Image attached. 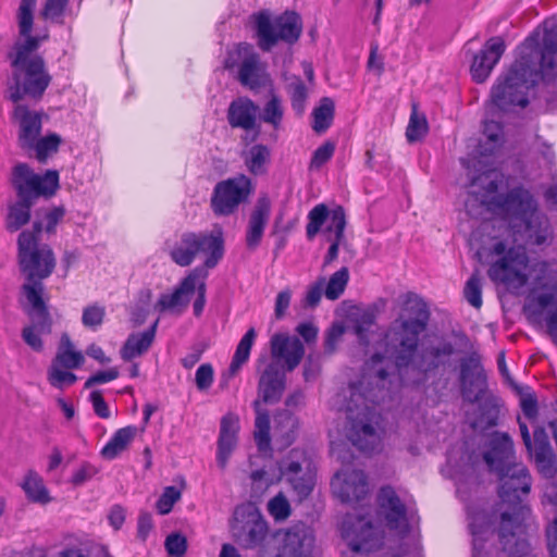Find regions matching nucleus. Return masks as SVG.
Masks as SVG:
<instances>
[{"label": "nucleus", "instance_id": "nucleus-10", "mask_svg": "<svg viewBox=\"0 0 557 557\" xmlns=\"http://www.w3.org/2000/svg\"><path fill=\"white\" fill-rule=\"evenodd\" d=\"M256 28L259 47L263 51L271 50L280 40L294 44L302 32L300 16L293 11H286L274 20L265 12L256 15Z\"/></svg>", "mask_w": 557, "mask_h": 557}, {"label": "nucleus", "instance_id": "nucleus-64", "mask_svg": "<svg viewBox=\"0 0 557 557\" xmlns=\"http://www.w3.org/2000/svg\"><path fill=\"white\" fill-rule=\"evenodd\" d=\"M67 3L69 0H46L40 15L45 20H55L63 14Z\"/></svg>", "mask_w": 557, "mask_h": 557}, {"label": "nucleus", "instance_id": "nucleus-51", "mask_svg": "<svg viewBox=\"0 0 557 557\" xmlns=\"http://www.w3.org/2000/svg\"><path fill=\"white\" fill-rule=\"evenodd\" d=\"M428 133V122L423 114H419L413 108L406 129V137L409 143L423 138Z\"/></svg>", "mask_w": 557, "mask_h": 557}, {"label": "nucleus", "instance_id": "nucleus-36", "mask_svg": "<svg viewBox=\"0 0 557 557\" xmlns=\"http://www.w3.org/2000/svg\"><path fill=\"white\" fill-rule=\"evenodd\" d=\"M297 429L298 419L289 410H282L274 417V436L281 447H287L295 441Z\"/></svg>", "mask_w": 557, "mask_h": 557}, {"label": "nucleus", "instance_id": "nucleus-13", "mask_svg": "<svg viewBox=\"0 0 557 557\" xmlns=\"http://www.w3.org/2000/svg\"><path fill=\"white\" fill-rule=\"evenodd\" d=\"M280 472L299 500L310 495L315 484V471L312 461L304 450L293 449L281 461Z\"/></svg>", "mask_w": 557, "mask_h": 557}, {"label": "nucleus", "instance_id": "nucleus-19", "mask_svg": "<svg viewBox=\"0 0 557 557\" xmlns=\"http://www.w3.org/2000/svg\"><path fill=\"white\" fill-rule=\"evenodd\" d=\"M454 352L455 348L450 342L442 338L431 339L422 344L410 367L423 374L435 372L448 363Z\"/></svg>", "mask_w": 557, "mask_h": 557}, {"label": "nucleus", "instance_id": "nucleus-34", "mask_svg": "<svg viewBox=\"0 0 557 557\" xmlns=\"http://www.w3.org/2000/svg\"><path fill=\"white\" fill-rule=\"evenodd\" d=\"M531 306H536L540 310H546V325L548 333L557 345V287L555 285H544L542 294L533 295Z\"/></svg>", "mask_w": 557, "mask_h": 557}, {"label": "nucleus", "instance_id": "nucleus-20", "mask_svg": "<svg viewBox=\"0 0 557 557\" xmlns=\"http://www.w3.org/2000/svg\"><path fill=\"white\" fill-rule=\"evenodd\" d=\"M270 350L272 361L281 362L284 370L292 372L301 362L305 356V347L301 341L296 336H290L283 333H276L271 337Z\"/></svg>", "mask_w": 557, "mask_h": 557}, {"label": "nucleus", "instance_id": "nucleus-46", "mask_svg": "<svg viewBox=\"0 0 557 557\" xmlns=\"http://www.w3.org/2000/svg\"><path fill=\"white\" fill-rule=\"evenodd\" d=\"M256 336L255 329L250 327L238 343L228 369L231 376L235 375L240 367L248 360Z\"/></svg>", "mask_w": 557, "mask_h": 557}, {"label": "nucleus", "instance_id": "nucleus-49", "mask_svg": "<svg viewBox=\"0 0 557 557\" xmlns=\"http://www.w3.org/2000/svg\"><path fill=\"white\" fill-rule=\"evenodd\" d=\"M60 143V136H58L57 134H51L42 138H36L34 140V144L27 147L26 150H34L36 152V158L40 162H45L48 156L58 151Z\"/></svg>", "mask_w": 557, "mask_h": 557}, {"label": "nucleus", "instance_id": "nucleus-50", "mask_svg": "<svg viewBox=\"0 0 557 557\" xmlns=\"http://www.w3.org/2000/svg\"><path fill=\"white\" fill-rule=\"evenodd\" d=\"M284 107L282 100L276 95H272L262 110L261 120L264 123L272 125L274 128H278L282 123Z\"/></svg>", "mask_w": 557, "mask_h": 557}, {"label": "nucleus", "instance_id": "nucleus-31", "mask_svg": "<svg viewBox=\"0 0 557 557\" xmlns=\"http://www.w3.org/2000/svg\"><path fill=\"white\" fill-rule=\"evenodd\" d=\"M238 79L242 85L250 89H257L270 84V76L265 66L260 62L259 55L251 53L244 58L238 71Z\"/></svg>", "mask_w": 557, "mask_h": 557}, {"label": "nucleus", "instance_id": "nucleus-57", "mask_svg": "<svg viewBox=\"0 0 557 557\" xmlns=\"http://www.w3.org/2000/svg\"><path fill=\"white\" fill-rule=\"evenodd\" d=\"M164 546L170 556L183 557L187 550V539L182 533H171L166 536Z\"/></svg>", "mask_w": 557, "mask_h": 557}, {"label": "nucleus", "instance_id": "nucleus-15", "mask_svg": "<svg viewBox=\"0 0 557 557\" xmlns=\"http://www.w3.org/2000/svg\"><path fill=\"white\" fill-rule=\"evenodd\" d=\"M251 193V181L243 174L221 181L213 189L211 208L216 215H231Z\"/></svg>", "mask_w": 557, "mask_h": 557}, {"label": "nucleus", "instance_id": "nucleus-59", "mask_svg": "<svg viewBox=\"0 0 557 557\" xmlns=\"http://www.w3.org/2000/svg\"><path fill=\"white\" fill-rule=\"evenodd\" d=\"M181 498V492L175 486L164 488L162 495L157 502V509L161 515L169 513L173 505Z\"/></svg>", "mask_w": 557, "mask_h": 557}, {"label": "nucleus", "instance_id": "nucleus-53", "mask_svg": "<svg viewBox=\"0 0 557 557\" xmlns=\"http://www.w3.org/2000/svg\"><path fill=\"white\" fill-rule=\"evenodd\" d=\"M463 294L467 301L472 307L476 309L482 307V285L479 276V271H475L467 281Z\"/></svg>", "mask_w": 557, "mask_h": 557}, {"label": "nucleus", "instance_id": "nucleus-27", "mask_svg": "<svg viewBox=\"0 0 557 557\" xmlns=\"http://www.w3.org/2000/svg\"><path fill=\"white\" fill-rule=\"evenodd\" d=\"M198 275L196 271L188 274L172 294H162L156 304V309L163 311H174L178 313L188 306L190 296L196 290V281Z\"/></svg>", "mask_w": 557, "mask_h": 557}, {"label": "nucleus", "instance_id": "nucleus-43", "mask_svg": "<svg viewBox=\"0 0 557 557\" xmlns=\"http://www.w3.org/2000/svg\"><path fill=\"white\" fill-rule=\"evenodd\" d=\"M286 91L290 100V106L298 116H301L306 110V103L309 96L308 88L299 76L288 78Z\"/></svg>", "mask_w": 557, "mask_h": 557}, {"label": "nucleus", "instance_id": "nucleus-26", "mask_svg": "<svg viewBox=\"0 0 557 557\" xmlns=\"http://www.w3.org/2000/svg\"><path fill=\"white\" fill-rule=\"evenodd\" d=\"M314 545L312 531L304 524L288 529L276 557H309Z\"/></svg>", "mask_w": 557, "mask_h": 557}, {"label": "nucleus", "instance_id": "nucleus-48", "mask_svg": "<svg viewBox=\"0 0 557 557\" xmlns=\"http://www.w3.org/2000/svg\"><path fill=\"white\" fill-rule=\"evenodd\" d=\"M349 281L348 268L343 267L333 273L325 286L324 295L330 300L338 299L344 293Z\"/></svg>", "mask_w": 557, "mask_h": 557}, {"label": "nucleus", "instance_id": "nucleus-6", "mask_svg": "<svg viewBox=\"0 0 557 557\" xmlns=\"http://www.w3.org/2000/svg\"><path fill=\"white\" fill-rule=\"evenodd\" d=\"M12 75L8 87V98L17 103L24 98L38 101L49 87V74L42 57L24 62H11Z\"/></svg>", "mask_w": 557, "mask_h": 557}, {"label": "nucleus", "instance_id": "nucleus-63", "mask_svg": "<svg viewBox=\"0 0 557 557\" xmlns=\"http://www.w3.org/2000/svg\"><path fill=\"white\" fill-rule=\"evenodd\" d=\"M325 286V278L319 277L315 283L310 285L306 292L304 297V306L309 308H314L319 305L322 292Z\"/></svg>", "mask_w": 557, "mask_h": 557}, {"label": "nucleus", "instance_id": "nucleus-22", "mask_svg": "<svg viewBox=\"0 0 557 557\" xmlns=\"http://www.w3.org/2000/svg\"><path fill=\"white\" fill-rule=\"evenodd\" d=\"M286 370L278 362L271 361L258 382V396L264 404H276L286 388Z\"/></svg>", "mask_w": 557, "mask_h": 557}, {"label": "nucleus", "instance_id": "nucleus-25", "mask_svg": "<svg viewBox=\"0 0 557 557\" xmlns=\"http://www.w3.org/2000/svg\"><path fill=\"white\" fill-rule=\"evenodd\" d=\"M491 471L499 473L511 466L519 465L515 461L513 443L506 433H496L490 441V449L483 456Z\"/></svg>", "mask_w": 557, "mask_h": 557}, {"label": "nucleus", "instance_id": "nucleus-60", "mask_svg": "<svg viewBox=\"0 0 557 557\" xmlns=\"http://www.w3.org/2000/svg\"><path fill=\"white\" fill-rule=\"evenodd\" d=\"M516 389L520 395V407L524 416L530 420L535 419L537 416V400L535 395L531 393L529 389L524 392L522 388H519L518 386H516Z\"/></svg>", "mask_w": 557, "mask_h": 557}, {"label": "nucleus", "instance_id": "nucleus-52", "mask_svg": "<svg viewBox=\"0 0 557 557\" xmlns=\"http://www.w3.org/2000/svg\"><path fill=\"white\" fill-rule=\"evenodd\" d=\"M48 381L49 383L59 389H63L65 386H70L77 381V376L62 369V367L50 364L48 369Z\"/></svg>", "mask_w": 557, "mask_h": 557}, {"label": "nucleus", "instance_id": "nucleus-4", "mask_svg": "<svg viewBox=\"0 0 557 557\" xmlns=\"http://www.w3.org/2000/svg\"><path fill=\"white\" fill-rule=\"evenodd\" d=\"M385 362V356L374 354L366 363L367 372L359 385L351 387V403L356 404L355 406L349 404L347 407V437L354 446L362 451H372L381 443L382 417L374 407L368 404V401L372 404L379 401L380 396L372 389L366 391L364 385L375 381L377 386L381 383L380 388L385 386L389 375L384 366Z\"/></svg>", "mask_w": 557, "mask_h": 557}, {"label": "nucleus", "instance_id": "nucleus-55", "mask_svg": "<svg viewBox=\"0 0 557 557\" xmlns=\"http://www.w3.org/2000/svg\"><path fill=\"white\" fill-rule=\"evenodd\" d=\"M375 322V314L372 310H364L362 311L357 318L355 322V332L359 338V341L368 345L369 338L368 334L371 330V327L374 325Z\"/></svg>", "mask_w": 557, "mask_h": 557}, {"label": "nucleus", "instance_id": "nucleus-28", "mask_svg": "<svg viewBox=\"0 0 557 557\" xmlns=\"http://www.w3.org/2000/svg\"><path fill=\"white\" fill-rule=\"evenodd\" d=\"M270 212V200L267 197L259 198L249 216L246 231V245L249 250H255L260 245Z\"/></svg>", "mask_w": 557, "mask_h": 557}, {"label": "nucleus", "instance_id": "nucleus-12", "mask_svg": "<svg viewBox=\"0 0 557 557\" xmlns=\"http://www.w3.org/2000/svg\"><path fill=\"white\" fill-rule=\"evenodd\" d=\"M231 531L240 547L250 549L263 542L268 525L259 508L253 503H245L235 508Z\"/></svg>", "mask_w": 557, "mask_h": 557}, {"label": "nucleus", "instance_id": "nucleus-38", "mask_svg": "<svg viewBox=\"0 0 557 557\" xmlns=\"http://www.w3.org/2000/svg\"><path fill=\"white\" fill-rule=\"evenodd\" d=\"M85 361L83 354L75 350L74 344L70 336L63 333L60 344L51 364L62 367L64 369H77Z\"/></svg>", "mask_w": 557, "mask_h": 557}, {"label": "nucleus", "instance_id": "nucleus-54", "mask_svg": "<svg viewBox=\"0 0 557 557\" xmlns=\"http://www.w3.org/2000/svg\"><path fill=\"white\" fill-rule=\"evenodd\" d=\"M269 513L276 520L283 521L290 516V505L283 493H278L268 503Z\"/></svg>", "mask_w": 557, "mask_h": 557}, {"label": "nucleus", "instance_id": "nucleus-62", "mask_svg": "<svg viewBox=\"0 0 557 557\" xmlns=\"http://www.w3.org/2000/svg\"><path fill=\"white\" fill-rule=\"evenodd\" d=\"M106 311L101 306H89L83 311L82 322L87 327H97L102 324Z\"/></svg>", "mask_w": 557, "mask_h": 557}, {"label": "nucleus", "instance_id": "nucleus-9", "mask_svg": "<svg viewBox=\"0 0 557 557\" xmlns=\"http://www.w3.org/2000/svg\"><path fill=\"white\" fill-rule=\"evenodd\" d=\"M422 332L424 329L420 327V324L413 325L399 315L385 333L386 351L393 357L399 374H403L413 362V357L418 352L419 336Z\"/></svg>", "mask_w": 557, "mask_h": 557}, {"label": "nucleus", "instance_id": "nucleus-39", "mask_svg": "<svg viewBox=\"0 0 557 557\" xmlns=\"http://www.w3.org/2000/svg\"><path fill=\"white\" fill-rule=\"evenodd\" d=\"M137 434V428L128 425L119 429L112 436V438L101 449V456L107 460H112L122 454Z\"/></svg>", "mask_w": 557, "mask_h": 557}, {"label": "nucleus", "instance_id": "nucleus-44", "mask_svg": "<svg viewBox=\"0 0 557 557\" xmlns=\"http://www.w3.org/2000/svg\"><path fill=\"white\" fill-rule=\"evenodd\" d=\"M334 109V101L331 98L324 97L320 100L319 106L312 112V128L315 133L322 134L332 125Z\"/></svg>", "mask_w": 557, "mask_h": 557}, {"label": "nucleus", "instance_id": "nucleus-21", "mask_svg": "<svg viewBox=\"0 0 557 557\" xmlns=\"http://www.w3.org/2000/svg\"><path fill=\"white\" fill-rule=\"evenodd\" d=\"M505 48V41L502 37H492L473 57L470 72L476 83L480 84L487 79L494 66L504 54Z\"/></svg>", "mask_w": 557, "mask_h": 557}, {"label": "nucleus", "instance_id": "nucleus-14", "mask_svg": "<svg viewBox=\"0 0 557 557\" xmlns=\"http://www.w3.org/2000/svg\"><path fill=\"white\" fill-rule=\"evenodd\" d=\"M25 310L33 323L22 330V338L33 350L40 352L44 349L41 335L51 333L52 320L45 298H39L33 287H25Z\"/></svg>", "mask_w": 557, "mask_h": 557}, {"label": "nucleus", "instance_id": "nucleus-61", "mask_svg": "<svg viewBox=\"0 0 557 557\" xmlns=\"http://www.w3.org/2000/svg\"><path fill=\"white\" fill-rule=\"evenodd\" d=\"M506 540L510 542L505 547V543L499 539L503 549L508 552L511 557H535L531 550L529 544L523 540H518L516 536L511 539L508 536Z\"/></svg>", "mask_w": 557, "mask_h": 557}, {"label": "nucleus", "instance_id": "nucleus-56", "mask_svg": "<svg viewBox=\"0 0 557 557\" xmlns=\"http://www.w3.org/2000/svg\"><path fill=\"white\" fill-rule=\"evenodd\" d=\"M335 151V144L332 141H325L323 145L318 147L311 158L309 170H319L321 169L331 158L333 157Z\"/></svg>", "mask_w": 557, "mask_h": 557}, {"label": "nucleus", "instance_id": "nucleus-40", "mask_svg": "<svg viewBox=\"0 0 557 557\" xmlns=\"http://www.w3.org/2000/svg\"><path fill=\"white\" fill-rule=\"evenodd\" d=\"M35 201L17 198V200L8 207L5 216V228L11 232H17L29 222L30 209Z\"/></svg>", "mask_w": 557, "mask_h": 557}, {"label": "nucleus", "instance_id": "nucleus-47", "mask_svg": "<svg viewBox=\"0 0 557 557\" xmlns=\"http://www.w3.org/2000/svg\"><path fill=\"white\" fill-rule=\"evenodd\" d=\"M270 161V150L264 145L252 146L245 158L248 170L255 175L265 173L267 164Z\"/></svg>", "mask_w": 557, "mask_h": 557}, {"label": "nucleus", "instance_id": "nucleus-33", "mask_svg": "<svg viewBox=\"0 0 557 557\" xmlns=\"http://www.w3.org/2000/svg\"><path fill=\"white\" fill-rule=\"evenodd\" d=\"M346 227V214L343 207L338 206L333 209L332 220L324 230L326 240L331 243L327 253L324 258L323 265L332 263L338 256L339 245L344 238Z\"/></svg>", "mask_w": 557, "mask_h": 557}, {"label": "nucleus", "instance_id": "nucleus-7", "mask_svg": "<svg viewBox=\"0 0 557 557\" xmlns=\"http://www.w3.org/2000/svg\"><path fill=\"white\" fill-rule=\"evenodd\" d=\"M200 252L207 253L205 265L214 268L224 255V239L221 228L211 233L186 232L170 250V257L180 267H188Z\"/></svg>", "mask_w": 557, "mask_h": 557}, {"label": "nucleus", "instance_id": "nucleus-18", "mask_svg": "<svg viewBox=\"0 0 557 557\" xmlns=\"http://www.w3.org/2000/svg\"><path fill=\"white\" fill-rule=\"evenodd\" d=\"M459 380L461 395L467 401L475 403L483 396L487 383L479 354L473 352L461 359Z\"/></svg>", "mask_w": 557, "mask_h": 557}, {"label": "nucleus", "instance_id": "nucleus-29", "mask_svg": "<svg viewBox=\"0 0 557 557\" xmlns=\"http://www.w3.org/2000/svg\"><path fill=\"white\" fill-rule=\"evenodd\" d=\"M238 431V417L233 413L225 414L221 420L216 455L218 466L222 470L225 469L227 460L236 446Z\"/></svg>", "mask_w": 557, "mask_h": 557}, {"label": "nucleus", "instance_id": "nucleus-32", "mask_svg": "<svg viewBox=\"0 0 557 557\" xmlns=\"http://www.w3.org/2000/svg\"><path fill=\"white\" fill-rule=\"evenodd\" d=\"M258 110V106L249 98H237L228 107V123L232 127L252 129L256 125Z\"/></svg>", "mask_w": 557, "mask_h": 557}, {"label": "nucleus", "instance_id": "nucleus-2", "mask_svg": "<svg viewBox=\"0 0 557 557\" xmlns=\"http://www.w3.org/2000/svg\"><path fill=\"white\" fill-rule=\"evenodd\" d=\"M500 485L498 490L499 503L490 512L485 510L470 513L469 528L472 535L473 557H491L486 544L495 532L498 523V539L505 543L510 542L508 536L515 537L516 529L525 519L529 512L524 498L531 490L532 478L522 463L511 466L497 473Z\"/></svg>", "mask_w": 557, "mask_h": 557}, {"label": "nucleus", "instance_id": "nucleus-11", "mask_svg": "<svg viewBox=\"0 0 557 557\" xmlns=\"http://www.w3.org/2000/svg\"><path fill=\"white\" fill-rule=\"evenodd\" d=\"M17 198L36 201L39 197H51L59 188V174L48 170L36 174L26 163H17L10 177Z\"/></svg>", "mask_w": 557, "mask_h": 557}, {"label": "nucleus", "instance_id": "nucleus-42", "mask_svg": "<svg viewBox=\"0 0 557 557\" xmlns=\"http://www.w3.org/2000/svg\"><path fill=\"white\" fill-rule=\"evenodd\" d=\"M253 409L256 411L255 421V440L260 451H268L270 449V417L267 410L261 408V400L253 401Z\"/></svg>", "mask_w": 557, "mask_h": 557}, {"label": "nucleus", "instance_id": "nucleus-23", "mask_svg": "<svg viewBox=\"0 0 557 557\" xmlns=\"http://www.w3.org/2000/svg\"><path fill=\"white\" fill-rule=\"evenodd\" d=\"M42 117L44 113L16 103L12 119L18 125L17 143L22 149H27L40 136Z\"/></svg>", "mask_w": 557, "mask_h": 557}, {"label": "nucleus", "instance_id": "nucleus-35", "mask_svg": "<svg viewBox=\"0 0 557 557\" xmlns=\"http://www.w3.org/2000/svg\"><path fill=\"white\" fill-rule=\"evenodd\" d=\"M158 323L159 320H156L148 330L141 333H133L127 337L120 350L121 358L124 361H132L149 350L154 341Z\"/></svg>", "mask_w": 557, "mask_h": 557}, {"label": "nucleus", "instance_id": "nucleus-41", "mask_svg": "<svg viewBox=\"0 0 557 557\" xmlns=\"http://www.w3.org/2000/svg\"><path fill=\"white\" fill-rule=\"evenodd\" d=\"M21 487L26 494L28 500L41 505L51 502L49 491L45 486L42 478L34 470H28Z\"/></svg>", "mask_w": 557, "mask_h": 557}, {"label": "nucleus", "instance_id": "nucleus-58", "mask_svg": "<svg viewBox=\"0 0 557 557\" xmlns=\"http://www.w3.org/2000/svg\"><path fill=\"white\" fill-rule=\"evenodd\" d=\"M534 459L539 471L545 478H553L557 472L555 455L553 450L547 453H535Z\"/></svg>", "mask_w": 557, "mask_h": 557}, {"label": "nucleus", "instance_id": "nucleus-5", "mask_svg": "<svg viewBox=\"0 0 557 557\" xmlns=\"http://www.w3.org/2000/svg\"><path fill=\"white\" fill-rule=\"evenodd\" d=\"M42 231V222L35 221L32 230H24L17 238V257L22 273L26 282L22 285V294L25 296V287H33L39 298H45V285L42 280L49 277L55 268V257L52 249L44 244L39 245V236Z\"/></svg>", "mask_w": 557, "mask_h": 557}, {"label": "nucleus", "instance_id": "nucleus-24", "mask_svg": "<svg viewBox=\"0 0 557 557\" xmlns=\"http://www.w3.org/2000/svg\"><path fill=\"white\" fill-rule=\"evenodd\" d=\"M331 485L336 495L345 503L358 502L368 493L367 478L361 470L338 472Z\"/></svg>", "mask_w": 557, "mask_h": 557}, {"label": "nucleus", "instance_id": "nucleus-1", "mask_svg": "<svg viewBox=\"0 0 557 557\" xmlns=\"http://www.w3.org/2000/svg\"><path fill=\"white\" fill-rule=\"evenodd\" d=\"M503 176L487 171L472 181L471 195L474 201L493 213L508 220L515 234L527 245H543L552 237L550 224L539 209L537 200L522 186L511 188L506 195L498 194Z\"/></svg>", "mask_w": 557, "mask_h": 557}, {"label": "nucleus", "instance_id": "nucleus-45", "mask_svg": "<svg viewBox=\"0 0 557 557\" xmlns=\"http://www.w3.org/2000/svg\"><path fill=\"white\" fill-rule=\"evenodd\" d=\"M333 210H329L324 203L314 206L308 213V224L306 226V235L308 239H313L318 233L322 231V226L327 222L331 223Z\"/></svg>", "mask_w": 557, "mask_h": 557}, {"label": "nucleus", "instance_id": "nucleus-37", "mask_svg": "<svg viewBox=\"0 0 557 557\" xmlns=\"http://www.w3.org/2000/svg\"><path fill=\"white\" fill-rule=\"evenodd\" d=\"M401 314L405 321L411 322L413 325L420 324V327L426 329L430 312L426 304L421 297L414 293H407L403 306Z\"/></svg>", "mask_w": 557, "mask_h": 557}, {"label": "nucleus", "instance_id": "nucleus-16", "mask_svg": "<svg viewBox=\"0 0 557 557\" xmlns=\"http://www.w3.org/2000/svg\"><path fill=\"white\" fill-rule=\"evenodd\" d=\"M37 5V0H21L16 13L18 33L25 38L24 42L14 46V52L10 53L11 62H24L39 57L33 54L40 45L41 40L47 39L48 35L42 37L32 36L34 24V12Z\"/></svg>", "mask_w": 557, "mask_h": 557}, {"label": "nucleus", "instance_id": "nucleus-3", "mask_svg": "<svg viewBox=\"0 0 557 557\" xmlns=\"http://www.w3.org/2000/svg\"><path fill=\"white\" fill-rule=\"evenodd\" d=\"M557 76V32L546 30L543 45L540 35L529 36L519 47V57L491 90L493 103L502 111L515 106L527 107L528 90L540 79Z\"/></svg>", "mask_w": 557, "mask_h": 557}, {"label": "nucleus", "instance_id": "nucleus-17", "mask_svg": "<svg viewBox=\"0 0 557 557\" xmlns=\"http://www.w3.org/2000/svg\"><path fill=\"white\" fill-rule=\"evenodd\" d=\"M342 535L354 552L369 553L381 545V536L363 517L347 516L342 523Z\"/></svg>", "mask_w": 557, "mask_h": 557}, {"label": "nucleus", "instance_id": "nucleus-8", "mask_svg": "<svg viewBox=\"0 0 557 557\" xmlns=\"http://www.w3.org/2000/svg\"><path fill=\"white\" fill-rule=\"evenodd\" d=\"M492 252L502 256L499 260L492 263L488 269V277L496 283L504 284L508 289H519L528 282L529 258L522 245L510 247L504 242H497Z\"/></svg>", "mask_w": 557, "mask_h": 557}, {"label": "nucleus", "instance_id": "nucleus-30", "mask_svg": "<svg viewBox=\"0 0 557 557\" xmlns=\"http://www.w3.org/2000/svg\"><path fill=\"white\" fill-rule=\"evenodd\" d=\"M377 500L391 529H397L401 522L406 521V507L393 487H382Z\"/></svg>", "mask_w": 557, "mask_h": 557}]
</instances>
